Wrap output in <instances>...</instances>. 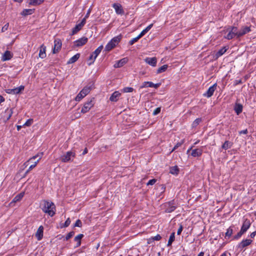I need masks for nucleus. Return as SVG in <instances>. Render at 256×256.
<instances>
[{
  "mask_svg": "<svg viewBox=\"0 0 256 256\" xmlns=\"http://www.w3.org/2000/svg\"><path fill=\"white\" fill-rule=\"evenodd\" d=\"M40 206L42 212L50 216H53L56 214V206L52 202L42 200L40 202Z\"/></svg>",
  "mask_w": 256,
  "mask_h": 256,
  "instance_id": "1",
  "label": "nucleus"
},
{
  "mask_svg": "<svg viewBox=\"0 0 256 256\" xmlns=\"http://www.w3.org/2000/svg\"><path fill=\"white\" fill-rule=\"evenodd\" d=\"M43 156V152H38L35 156L31 157L29 158L28 160H27L26 162H24V165L26 166L28 162H32L33 163L28 168V170L26 172V174H28L34 168H35L38 162L40 161L41 158Z\"/></svg>",
  "mask_w": 256,
  "mask_h": 256,
  "instance_id": "2",
  "label": "nucleus"
},
{
  "mask_svg": "<svg viewBox=\"0 0 256 256\" xmlns=\"http://www.w3.org/2000/svg\"><path fill=\"white\" fill-rule=\"evenodd\" d=\"M93 84L90 86H84L82 90L78 94L75 98L76 101L80 102L84 97H85L90 91L92 88Z\"/></svg>",
  "mask_w": 256,
  "mask_h": 256,
  "instance_id": "3",
  "label": "nucleus"
},
{
  "mask_svg": "<svg viewBox=\"0 0 256 256\" xmlns=\"http://www.w3.org/2000/svg\"><path fill=\"white\" fill-rule=\"evenodd\" d=\"M121 36H118L112 38L106 46L105 50L106 51H110L114 48L120 42Z\"/></svg>",
  "mask_w": 256,
  "mask_h": 256,
  "instance_id": "4",
  "label": "nucleus"
},
{
  "mask_svg": "<svg viewBox=\"0 0 256 256\" xmlns=\"http://www.w3.org/2000/svg\"><path fill=\"white\" fill-rule=\"evenodd\" d=\"M227 32H228V34L224 36V38L228 40H231L235 37L237 38L238 28L236 26L229 27Z\"/></svg>",
  "mask_w": 256,
  "mask_h": 256,
  "instance_id": "5",
  "label": "nucleus"
},
{
  "mask_svg": "<svg viewBox=\"0 0 256 256\" xmlns=\"http://www.w3.org/2000/svg\"><path fill=\"white\" fill-rule=\"evenodd\" d=\"M94 98H92L89 100H88L86 102L83 107L82 108L81 112L82 113H86L88 112L90 108L94 106Z\"/></svg>",
  "mask_w": 256,
  "mask_h": 256,
  "instance_id": "6",
  "label": "nucleus"
},
{
  "mask_svg": "<svg viewBox=\"0 0 256 256\" xmlns=\"http://www.w3.org/2000/svg\"><path fill=\"white\" fill-rule=\"evenodd\" d=\"M165 207V212L170 213L174 212L176 208V204L174 200L166 202L164 204Z\"/></svg>",
  "mask_w": 256,
  "mask_h": 256,
  "instance_id": "7",
  "label": "nucleus"
},
{
  "mask_svg": "<svg viewBox=\"0 0 256 256\" xmlns=\"http://www.w3.org/2000/svg\"><path fill=\"white\" fill-rule=\"evenodd\" d=\"M24 86H20L14 88L6 89L5 92L8 94H17L21 93L24 90Z\"/></svg>",
  "mask_w": 256,
  "mask_h": 256,
  "instance_id": "8",
  "label": "nucleus"
},
{
  "mask_svg": "<svg viewBox=\"0 0 256 256\" xmlns=\"http://www.w3.org/2000/svg\"><path fill=\"white\" fill-rule=\"evenodd\" d=\"M74 156L75 154L74 152L68 151L61 156L60 160L62 162H66L70 160L72 158H74Z\"/></svg>",
  "mask_w": 256,
  "mask_h": 256,
  "instance_id": "9",
  "label": "nucleus"
},
{
  "mask_svg": "<svg viewBox=\"0 0 256 256\" xmlns=\"http://www.w3.org/2000/svg\"><path fill=\"white\" fill-rule=\"evenodd\" d=\"M103 48V46L101 45L98 46L90 56L89 60H92L94 62L98 55L100 54Z\"/></svg>",
  "mask_w": 256,
  "mask_h": 256,
  "instance_id": "10",
  "label": "nucleus"
},
{
  "mask_svg": "<svg viewBox=\"0 0 256 256\" xmlns=\"http://www.w3.org/2000/svg\"><path fill=\"white\" fill-rule=\"evenodd\" d=\"M216 86L217 84L216 83L214 84L208 88V90L204 94L203 96L206 98L211 97L213 95L214 92L216 90Z\"/></svg>",
  "mask_w": 256,
  "mask_h": 256,
  "instance_id": "11",
  "label": "nucleus"
},
{
  "mask_svg": "<svg viewBox=\"0 0 256 256\" xmlns=\"http://www.w3.org/2000/svg\"><path fill=\"white\" fill-rule=\"evenodd\" d=\"M193 146H192L190 149H188L187 151L188 152L190 150H192L191 155L193 157H198L200 156L202 153V148H196L192 150Z\"/></svg>",
  "mask_w": 256,
  "mask_h": 256,
  "instance_id": "12",
  "label": "nucleus"
},
{
  "mask_svg": "<svg viewBox=\"0 0 256 256\" xmlns=\"http://www.w3.org/2000/svg\"><path fill=\"white\" fill-rule=\"evenodd\" d=\"M112 8L114 9L115 12L117 14H124V10L122 8V6L118 3H114L112 5Z\"/></svg>",
  "mask_w": 256,
  "mask_h": 256,
  "instance_id": "13",
  "label": "nucleus"
},
{
  "mask_svg": "<svg viewBox=\"0 0 256 256\" xmlns=\"http://www.w3.org/2000/svg\"><path fill=\"white\" fill-rule=\"evenodd\" d=\"M62 42L60 39H56L54 41V46L53 48V53L56 54L62 48Z\"/></svg>",
  "mask_w": 256,
  "mask_h": 256,
  "instance_id": "14",
  "label": "nucleus"
},
{
  "mask_svg": "<svg viewBox=\"0 0 256 256\" xmlns=\"http://www.w3.org/2000/svg\"><path fill=\"white\" fill-rule=\"evenodd\" d=\"M251 30L249 26H243L240 30H238L237 38H240Z\"/></svg>",
  "mask_w": 256,
  "mask_h": 256,
  "instance_id": "15",
  "label": "nucleus"
},
{
  "mask_svg": "<svg viewBox=\"0 0 256 256\" xmlns=\"http://www.w3.org/2000/svg\"><path fill=\"white\" fill-rule=\"evenodd\" d=\"M144 61L150 66L155 67L157 64V58L156 57H147L144 58Z\"/></svg>",
  "mask_w": 256,
  "mask_h": 256,
  "instance_id": "16",
  "label": "nucleus"
},
{
  "mask_svg": "<svg viewBox=\"0 0 256 256\" xmlns=\"http://www.w3.org/2000/svg\"><path fill=\"white\" fill-rule=\"evenodd\" d=\"M250 225L251 223L250 222V220L248 219H245L241 227L240 230L242 231V232L245 233L250 228Z\"/></svg>",
  "mask_w": 256,
  "mask_h": 256,
  "instance_id": "17",
  "label": "nucleus"
},
{
  "mask_svg": "<svg viewBox=\"0 0 256 256\" xmlns=\"http://www.w3.org/2000/svg\"><path fill=\"white\" fill-rule=\"evenodd\" d=\"M85 24V20H82L80 24H76L74 28L72 29V34H74L80 31Z\"/></svg>",
  "mask_w": 256,
  "mask_h": 256,
  "instance_id": "18",
  "label": "nucleus"
},
{
  "mask_svg": "<svg viewBox=\"0 0 256 256\" xmlns=\"http://www.w3.org/2000/svg\"><path fill=\"white\" fill-rule=\"evenodd\" d=\"M128 62V58H124L119 60L116 61L114 64V66L115 68H120L126 64Z\"/></svg>",
  "mask_w": 256,
  "mask_h": 256,
  "instance_id": "19",
  "label": "nucleus"
},
{
  "mask_svg": "<svg viewBox=\"0 0 256 256\" xmlns=\"http://www.w3.org/2000/svg\"><path fill=\"white\" fill-rule=\"evenodd\" d=\"M252 242V240H242L240 243H239L238 245V248L242 249L244 248L249 246Z\"/></svg>",
  "mask_w": 256,
  "mask_h": 256,
  "instance_id": "20",
  "label": "nucleus"
},
{
  "mask_svg": "<svg viewBox=\"0 0 256 256\" xmlns=\"http://www.w3.org/2000/svg\"><path fill=\"white\" fill-rule=\"evenodd\" d=\"M88 42V38L86 37H82L76 40L74 43V46H81L84 44H86Z\"/></svg>",
  "mask_w": 256,
  "mask_h": 256,
  "instance_id": "21",
  "label": "nucleus"
},
{
  "mask_svg": "<svg viewBox=\"0 0 256 256\" xmlns=\"http://www.w3.org/2000/svg\"><path fill=\"white\" fill-rule=\"evenodd\" d=\"M147 84H149V86L150 88H158L160 84H154L151 82H144L142 83V85L140 86V88H146L147 86Z\"/></svg>",
  "mask_w": 256,
  "mask_h": 256,
  "instance_id": "22",
  "label": "nucleus"
},
{
  "mask_svg": "<svg viewBox=\"0 0 256 256\" xmlns=\"http://www.w3.org/2000/svg\"><path fill=\"white\" fill-rule=\"evenodd\" d=\"M121 94L118 91H116L111 95L110 100L111 102H117L119 97L120 96Z\"/></svg>",
  "mask_w": 256,
  "mask_h": 256,
  "instance_id": "23",
  "label": "nucleus"
},
{
  "mask_svg": "<svg viewBox=\"0 0 256 256\" xmlns=\"http://www.w3.org/2000/svg\"><path fill=\"white\" fill-rule=\"evenodd\" d=\"M43 232H44V227L42 226H40L38 228L37 232H36V236L38 240H40L42 238Z\"/></svg>",
  "mask_w": 256,
  "mask_h": 256,
  "instance_id": "24",
  "label": "nucleus"
},
{
  "mask_svg": "<svg viewBox=\"0 0 256 256\" xmlns=\"http://www.w3.org/2000/svg\"><path fill=\"white\" fill-rule=\"evenodd\" d=\"M12 56V54L10 52L6 50L2 55V61H6L11 59Z\"/></svg>",
  "mask_w": 256,
  "mask_h": 256,
  "instance_id": "25",
  "label": "nucleus"
},
{
  "mask_svg": "<svg viewBox=\"0 0 256 256\" xmlns=\"http://www.w3.org/2000/svg\"><path fill=\"white\" fill-rule=\"evenodd\" d=\"M46 47L44 44H42L40 47L39 52V57L41 58H44L46 57Z\"/></svg>",
  "mask_w": 256,
  "mask_h": 256,
  "instance_id": "26",
  "label": "nucleus"
},
{
  "mask_svg": "<svg viewBox=\"0 0 256 256\" xmlns=\"http://www.w3.org/2000/svg\"><path fill=\"white\" fill-rule=\"evenodd\" d=\"M227 48L226 47H223L221 49H220L216 54L215 56L217 58H219L220 56H222V54H224L226 51L227 50Z\"/></svg>",
  "mask_w": 256,
  "mask_h": 256,
  "instance_id": "27",
  "label": "nucleus"
},
{
  "mask_svg": "<svg viewBox=\"0 0 256 256\" xmlns=\"http://www.w3.org/2000/svg\"><path fill=\"white\" fill-rule=\"evenodd\" d=\"M80 54H76L74 55L73 56H72L68 62V64H70L74 63L76 62L80 58Z\"/></svg>",
  "mask_w": 256,
  "mask_h": 256,
  "instance_id": "28",
  "label": "nucleus"
},
{
  "mask_svg": "<svg viewBox=\"0 0 256 256\" xmlns=\"http://www.w3.org/2000/svg\"><path fill=\"white\" fill-rule=\"evenodd\" d=\"M234 110L236 114L238 115L242 112V106L240 104H236L234 106Z\"/></svg>",
  "mask_w": 256,
  "mask_h": 256,
  "instance_id": "29",
  "label": "nucleus"
},
{
  "mask_svg": "<svg viewBox=\"0 0 256 256\" xmlns=\"http://www.w3.org/2000/svg\"><path fill=\"white\" fill-rule=\"evenodd\" d=\"M34 12V9H24L22 10V12H21V14L22 16H27V15H30L33 14Z\"/></svg>",
  "mask_w": 256,
  "mask_h": 256,
  "instance_id": "30",
  "label": "nucleus"
},
{
  "mask_svg": "<svg viewBox=\"0 0 256 256\" xmlns=\"http://www.w3.org/2000/svg\"><path fill=\"white\" fill-rule=\"evenodd\" d=\"M83 236L84 235L82 234H79L74 238V240L77 242L76 246H80L81 244L80 240L83 238Z\"/></svg>",
  "mask_w": 256,
  "mask_h": 256,
  "instance_id": "31",
  "label": "nucleus"
},
{
  "mask_svg": "<svg viewBox=\"0 0 256 256\" xmlns=\"http://www.w3.org/2000/svg\"><path fill=\"white\" fill-rule=\"evenodd\" d=\"M179 170L178 166H172L170 168V172L172 174H178Z\"/></svg>",
  "mask_w": 256,
  "mask_h": 256,
  "instance_id": "32",
  "label": "nucleus"
},
{
  "mask_svg": "<svg viewBox=\"0 0 256 256\" xmlns=\"http://www.w3.org/2000/svg\"><path fill=\"white\" fill-rule=\"evenodd\" d=\"M168 68V66L167 64H164V65L162 66H160V68H159L157 70L156 73L160 74L163 72H164L165 71H166Z\"/></svg>",
  "mask_w": 256,
  "mask_h": 256,
  "instance_id": "33",
  "label": "nucleus"
},
{
  "mask_svg": "<svg viewBox=\"0 0 256 256\" xmlns=\"http://www.w3.org/2000/svg\"><path fill=\"white\" fill-rule=\"evenodd\" d=\"M232 146V143L229 141H226L222 145V148L224 150H227L230 148Z\"/></svg>",
  "mask_w": 256,
  "mask_h": 256,
  "instance_id": "34",
  "label": "nucleus"
},
{
  "mask_svg": "<svg viewBox=\"0 0 256 256\" xmlns=\"http://www.w3.org/2000/svg\"><path fill=\"white\" fill-rule=\"evenodd\" d=\"M24 196V192L20 193V194L16 195L14 198V199L12 200V202H16L19 201Z\"/></svg>",
  "mask_w": 256,
  "mask_h": 256,
  "instance_id": "35",
  "label": "nucleus"
},
{
  "mask_svg": "<svg viewBox=\"0 0 256 256\" xmlns=\"http://www.w3.org/2000/svg\"><path fill=\"white\" fill-rule=\"evenodd\" d=\"M43 2V0H30L29 4L33 6L40 4Z\"/></svg>",
  "mask_w": 256,
  "mask_h": 256,
  "instance_id": "36",
  "label": "nucleus"
},
{
  "mask_svg": "<svg viewBox=\"0 0 256 256\" xmlns=\"http://www.w3.org/2000/svg\"><path fill=\"white\" fill-rule=\"evenodd\" d=\"M175 236H174V232H172L171 234L169 240L168 242V246H170L172 242L174 240Z\"/></svg>",
  "mask_w": 256,
  "mask_h": 256,
  "instance_id": "37",
  "label": "nucleus"
},
{
  "mask_svg": "<svg viewBox=\"0 0 256 256\" xmlns=\"http://www.w3.org/2000/svg\"><path fill=\"white\" fill-rule=\"evenodd\" d=\"M134 91V88L132 87H125L121 90V92L124 93L132 92Z\"/></svg>",
  "mask_w": 256,
  "mask_h": 256,
  "instance_id": "38",
  "label": "nucleus"
},
{
  "mask_svg": "<svg viewBox=\"0 0 256 256\" xmlns=\"http://www.w3.org/2000/svg\"><path fill=\"white\" fill-rule=\"evenodd\" d=\"M34 122V120L32 118L28 119L26 122L22 125L23 126H29L32 124Z\"/></svg>",
  "mask_w": 256,
  "mask_h": 256,
  "instance_id": "39",
  "label": "nucleus"
},
{
  "mask_svg": "<svg viewBox=\"0 0 256 256\" xmlns=\"http://www.w3.org/2000/svg\"><path fill=\"white\" fill-rule=\"evenodd\" d=\"M232 232H233V230H232V229L230 227L228 228L227 230H226V236H228V237H230L232 234Z\"/></svg>",
  "mask_w": 256,
  "mask_h": 256,
  "instance_id": "40",
  "label": "nucleus"
},
{
  "mask_svg": "<svg viewBox=\"0 0 256 256\" xmlns=\"http://www.w3.org/2000/svg\"><path fill=\"white\" fill-rule=\"evenodd\" d=\"M202 122V119L200 118H198L194 120L193 122L192 126L193 127H196L199 124Z\"/></svg>",
  "mask_w": 256,
  "mask_h": 256,
  "instance_id": "41",
  "label": "nucleus"
},
{
  "mask_svg": "<svg viewBox=\"0 0 256 256\" xmlns=\"http://www.w3.org/2000/svg\"><path fill=\"white\" fill-rule=\"evenodd\" d=\"M140 37H139V36L138 35L136 37L133 38L129 42V44L130 45H132L134 44L136 42Z\"/></svg>",
  "mask_w": 256,
  "mask_h": 256,
  "instance_id": "42",
  "label": "nucleus"
},
{
  "mask_svg": "<svg viewBox=\"0 0 256 256\" xmlns=\"http://www.w3.org/2000/svg\"><path fill=\"white\" fill-rule=\"evenodd\" d=\"M74 234V232L72 231L70 232L64 238V240H68L70 238H71Z\"/></svg>",
  "mask_w": 256,
  "mask_h": 256,
  "instance_id": "43",
  "label": "nucleus"
},
{
  "mask_svg": "<svg viewBox=\"0 0 256 256\" xmlns=\"http://www.w3.org/2000/svg\"><path fill=\"white\" fill-rule=\"evenodd\" d=\"M184 142L182 141V142H178L175 146H174V148L172 150L170 151V153L173 152L175 150H176L177 148H178V147H180L182 144H183Z\"/></svg>",
  "mask_w": 256,
  "mask_h": 256,
  "instance_id": "44",
  "label": "nucleus"
},
{
  "mask_svg": "<svg viewBox=\"0 0 256 256\" xmlns=\"http://www.w3.org/2000/svg\"><path fill=\"white\" fill-rule=\"evenodd\" d=\"M244 234V233L243 232H242V231L240 230V231L237 234L234 236V238L235 240H238L239 238H240Z\"/></svg>",
  "mask_w": 256,
  "mask_h": 256,
  "instance_id": "45",
  "label": "nucleus"
},
{
  "mask_svg": "<svg viewBox=\"0 0 256 256\" xmlns=\"http://www.w3.org/2000/svg\"><path fill=\"white\" fill-rule=\"evenodd\" d=\"M91 10H92V9L90 8L88 10V12H86L84 18L82 19V20H85V22H86V20L89 17L90 14L91 12Z\"/></svg>",
  "mask_w": 256,
  "mask_h": 256,
  "instance_id": "46",
  "label": "nucleus"
},
{
  "mask_svg": "<svg viewBox=\"0 0 256 256\" xmlns=\"http://www.w3.org/2000/svg\"><path fill=\"white\" fill-rule=\"evenodd\" d=\"M156 182V180L154 178L150 180L146 184L147 186L149 185H153Z\"/></svg>",
  "mask_w": 256,
  "mask_h": 256,
  "instance_id": "47",
  "label": "nucleus"
},
{
  "mask_svg": "<svg viewBox=\"0 0 256 256\" xmlns=\"http://www.w3.org/2000/svg\"><path fill=\"white\" fill-rule=\"evenodd\" d=\"M74 226L80 227V228L82 227V222L80 220H78L76 221Z\"/></svg>",
  "mask_w": 256,
  "mask_h": 256,
  "instance_id": "48",
  "label": "nucleus"
},
{
  "mask_svg": "<svg viewBox=\"0 0 256 256\" xmlns=\"http://www.w3.org/2000/svg\"><path fill=\"white\" fill-rule=\"evenodd\" d=\"M70 224V218H68L67 220H66L64 227L66 228L68 227Z\"/></svg>",
  "mask_w": 256,
  "mask_h": 256,
  "instance_id": "49",
  "label": "nucleus"
},
{
  "mask_svg": "<svg viewBox=\"0 0 256 256\" xmlns=\"http://www.w3.org/2000/svg\"><path fill=\"white\" fill-rule=\"evenodd\" d=\"M152 238L154 241V240H160L161 239L162 237L159 234H158L156 236H152Z\"/></svg>",
  "mask_w": 256,
  "mask_h": 256,
  "instance_id": "50",
  "label": "nucleus"
},
{
  "mask_svg": "<svg viewBox=\"0 0 256 256\" xmlns=\"http://www.w3.org/2000/svg\"><path fill=\"white\" fill-rule=\"evenodd\" d=\"M160 112V108H157L153 112V114L154 115H156L158 114H159Z\"/></svg>",
  "mask_w": 256,
  "mask_h": 256,
  "instance_id": "51",
  "label": "nucleus"
},
{
  "mask_svg": "<svg viewBox=\"0 0 256 256\" xmlns=\"http://www.w3.org/2000/svg\"><path fill=\"white\" fill-rule=\"evenodd\" d=\"M6 112L8 113V117L7 118V120H8L11 117V116L12 115V110L11 109L10 110L7 109V110H6Z\"/></svg>",
  "mask_w": 256,
  "mask_h": 256,
  "instance_id": "52",
  "label": "nucleus"
},
{
  "mask_svg": "<svg viewBox=\"0 0 256 256\" xmlns=\"http://www.w3.org/2000/svg\"><path fill=\"white\" fill-rule=\"evenodd\" d=\"M8 26H9V24L8 23H7L2 28V32H5L6 30L8 28Z\"/></svg>",
  "mask_w": 256,
  "mask_h": 256,
  "instance_id": "53",
  "label": "nucleus"
},
{
  "mask_svg": "<svg viewBox=\"0 0 256 256\" xmlns=\"http://www.w3.org/2000/svg\"><path fill=\"white\" fill-rule=\"evenodd\" d=\"M182 230H183V226H182L180 224L179 228H178V231H177V234H178V235H180V234H181V232H182Z\"/></svg>",
  "mask_w": 256,
  "mask_h": 256,
  "instance_id": "54",
  "label": "nucleus"
},
{
  "mask_svg": "<svg viewBox=\"0 0 256 256\" xmlns=\"http://www.w3.org/2000/svg\"><path fill=\"white\" fill-rule=\"evenodd\" d=\"M152 26H153V24H150L149 26H148L146 28H144V30L146 31V32H148L150 30V28L152 27Z\"/></svg>",
  "mask_w": 256,
  "mask_h": 256,
  "instance_id": "55",
  "label": "nucleus"
},
{
  "mask_svg": "<svg viewBox=\"0 0 256 256\" xmlns=\"http://www.w3.org/2000/svg\"><path fill=\"white\" fill-rule=\"evenodd\" d=\"M152 26H153V24H150L149 26H148L146 28H144V30L146 31V32H148L150 30V28L152 27Z\"/></svg>",
  "mask_w": 256,
  "mask_h": 256,
  "instance_id": "56",
  "label": "nucleus"
},
{
  "mask_svg": "<svg viewBox=\"0 0 256 256\" xmlns=\"http://www.w3.org/2000/svg\"><path fill=\"white\" fill-rule=\"evenodd\" d=\"M146 33H147L146 32V31L144 30H144H142L141 32L138 34L139 36V37H140V38L144 36Z\"/></svg>",
  "mask_w": 256,
  "mask_h": 256,
  "instance_id": "57",
  "label": "nucleus"
},
{
  "mask_svg": "<svg viewBox=\"0 0 256 256\" xmlns=\"http://www.w3.org/2000/svg\"><path fill=\"white\" fill-rule=\"evenodd\" d=\"M247 133H248L247 129H246V130H241V131L239 132V134H246Z\"/></svg>",
  "mask_w": 256,
  "mask_h": 256,
  "instance_id": "58",
  "label": "nucleus"
},
{
  "mask_svg": "<svg viewBox=\"0 0 256 256\" xmlns=\"http://www.w3.org/2000/svg\"><path fill=\"white\" fill-rule=\"evenodd\" d=\"M154 242V240H153L152 237L149 238L148 239V244H152V242Z\"/></svg>",
  "mask_w": 256,
  "mask_h": 256,
  "instance_id": "59",
  "label": "nucleus"
},
{
  "mask_svg": "<svg viewBox=\"0 0 256 256\" xmlns=\"http://www.w3.org/2000/svg\"><path fill=\"white\" fill-rule=\"evenodd\" d=\"M256 230L252 232L250 234V236L252 238H254V236H256Z\"/></svg>",
  "mask_w": 256,
  "mask_h": 256,
  "instance_id": "60",
  "label": "nucleus"
},
{
  "mask_svg": "<svg viewBox=\"0 0 256 256\" xmlns=\"http://www.w3.org/2000/svg\"><path fill=\"white\" fill-rule=\"evenodd\" d=\"M23 126H17V130H20V128Z\"/></svg>",
  "mask_w": 256,
  "mask_h": 256,
  "instance_id": "61",
  "label": "nucleus"
},
{
  "mask_svg": "<svg viewBox=\"0 0 256 256\" xmlns=\"http://www.w3.org/2000/svg\"><path fill=\"white\" fill-rule=\"evenodd\" d=\"M87 152H88V150H87V148H85V149L84 150V152H83L82 154H86Z\"/></svg>",
  "mask_w": 256,
  "mask_h": 256,
  "instance_id": "62",
  "label": "nucleus"
},
{
  "mask_svg": "<svg viewBox=\"0 0 256 256\" xmlns=\"http://www.w3.org/2000/svg\"><path fill=\"white\" fill-rule=\"evenodd\" d=\"M204 252H200L198 256H204Z\"/></svg>",
  "mask_w": 256,
  "mask_h": 256,
  "instance_id": "63",
  "label": "nucleus"
},
{
  "mask_svg": "<svg viewBox=\"0 0 256 256\" xmlns=\"http://www.w3.org/2000/svg\"><path fill=\"white\" fill-rule=\"evenodd\" d=\"M165 186H162V192H164L165 190Z\"/></svg>",
  "mask_w": 256,
  "mask_h": 256,
  "instance_id": "64",
  "label": "nucleus"
}]
</instances>
